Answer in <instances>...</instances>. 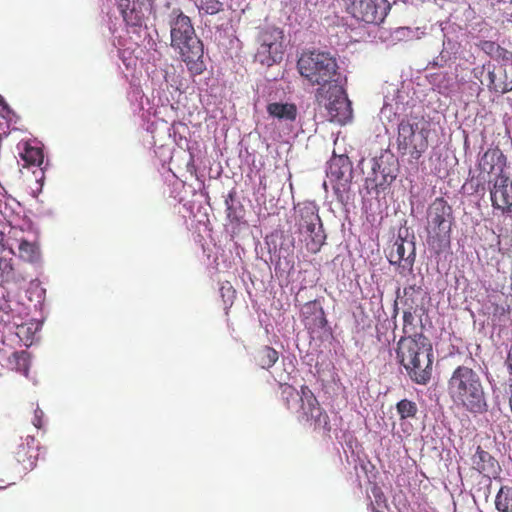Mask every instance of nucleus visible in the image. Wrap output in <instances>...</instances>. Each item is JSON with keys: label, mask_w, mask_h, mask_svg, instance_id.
<instances>
[{"label": "nucleus", "mask_w": 512, "mask_h": 512, "mask_svg": "<svg viewBox=\"0 0 512 512\" xmlns=\"http://www.w3.org/2000/svg\"><path fill=\"white\" fill-rule=\"evenodd\" d=\"M300 76L311 86H320L316 90L315 101L327 111L328 120L345 124L352 119V106L345 90L338 82V66H296Z\"/></svg>", "instance_id": "nucleus-1"}, {"label": "nucleus", "mask_w": 512, "mask_h": 512, "mask_svg": "<svg viewBox=\"0 0 512 512\" xmlns=\"http://www.w3.org/2000/svg\"><path fill=\"white\" fill-rule=\"evenodd\" d=\"M447 394L455 407L471 414H484L488 410L480 375L468 366H459L447 380Z\"/></svg>", "instance_id": "nucleus-2"}, {"label": "nucleus", "mask_w": 512, "mask_h": 512, "mask_svg": "<svg viewBox=\"0 0 512 512\" xmlns=\"http://www.w3.org/2000/svg\"><path fill=\"white\" fill-rule=\"evenodd\" d=\"M396 355L398 363L414 383L425 385L430 382L432 347L425 335L401 337L397 342Z\"/></svg>", "instance_id": "nucleus-3"}, {"label": "nucleus", "mask_w": 512, "mask_h": 512, "mask_svg": "<svg viewBox=\"0 0 512 512\" xmlns=\"http://www.w3.org/2000/svg\"><path fill=\"white\" fill-rule=\"evenodd\" d=\"M279 391L284 407L300 414V421L309 422L314 426V430L329 434V416L308 386L303 385L300 391H297L292 385L283 383L279 384Z\"/></svg>", "instance_id": "nucleus-4"}, {"label": "nucleus", "mask_w": 512, "mask_h": 512, "mask_svg": "<svg viewBox=\"0 0 512 512\" xmlns=\"http://www.w3.org/2000/svg\"><path fill=\"white\" fill-rule=\"evenodd\" d=\"M171 46L178 53L181 61L196 64L203 57V44L197 37L190 17L179 8L169 15Z\"/></svg>", "instance_id": "nucleus-5"}, {"label": "nucleus", "mask_w": 512, "mask_h": 512, "mask_svg": "<svg viewBox=\"0 0 512 512\" xmlns=\"http://www.w3.org/2000/svg\"><path fill=\"white\" fill-rule=\"evenodd\" d=\"M426 243L439 255L450 247L451 228L454 225L452 208L442 197L435 198L427 208Z\"/></svg>", "instance_id": "nucleus-6"}, {"label": "nucleus", "mask_w": 512, "mask_h": 512, "mask_svg": "<svg viewBox=\"0 0 512 512\" xmlns=\"http://www.w3.org/2000/svg\"><path fill=\"white\" fill-rule=\"evenodd\" d=\"M428 130L420 127L416 118L403 119L398 124L397 149L402 156L419 160L428 147Z\"/></svg>", "instance_id": "nucleus-7"}, {"label": "nucleus", "mask_w": 512, "mask_h": 512, "mask_svg": "<svg viewBox=\"0 0 512 512\" xmlns=\"http://www.w3.org/2000/svg\"><path fill=\"white\" fill-rule=\"evenodd\" d=\"M295 217L299 233L307 235L304 241H306L308 252H319L324 244L325 235L316 205L311 202L298 205L295 209Z\"/></svg>", "instance_id": "nucleus-8"}, {"label": "nucleus", "mask_w": 512, "mask_h": 512, "mask_svg": "<svg viewBox=\"0 0 512 512\" xmlns=\"http://www.w3.org/2000/svg\"><path fill=\"white\" fill-rule=\"evenodd\" d=\"M390 8L388 0H350L346 12L359 22L380 25Z\"/></svg>", "instance_id": "nucleus-9"}, {"label": "nucleus", "mask_w": 512, "mask_h": 512, "mask_svg": "<svg viewBox=\"0 0 512 512\" xmlns=\"http://www.w3.org/2000/svg\"><path fill=\"white\" fill-rule=\"evenodd\" d=\"M283 37V31L279 28L265 30L262 34V44L255 55V61L260 64H280L285 56Z\"/></svg>", "instance_id": "nucleus-10"}, {"label": "nucleus", "mask_w": 512, "mask_h": 512, "mask_svg": "<svg viewBox=\"0 0 512 512\" xmlns=\"http://www.w3.org/2000/svg\"><path fill=\"white\" fill-rule=\"evenodd\" d=\"M490 185L491 204L502 213L512 212V180L509 177L487 179Z\"/></svg>", "instance_id": "nucleus-11"}, {"label": "nucleus", "mask_w": 512, "mask_h": 512, "mask_svg": "<svg viewBox=\"0 0 512 512\" xmlns=\"http://www.w3.org/2000/svg\"><path fill=\"white\" fill-rule=\"evenodd\" d=\"M415 260V248L413 242H406L405 239H397L392 250L389 252V262L398 265L400 274L406 276L413 271Z\"/></svg>", "instance_id": "nucleus-12"}, {"label": "nucleus", "mask_w": 512, "mask_h": 512, "mask_svg": "<svg viewBox=\"0 0 512 512\" xmlns=\"http://www.w3.org/2000/svg\"><path fill=\"white\" fill-rule=\"evenodd\" d=\"M421 292V287L416 285H410L404 288L405 299L402 301L404 303L406 309L404 313H402V337H411L413 335H425L422 332H417V322L421 323V319L417 320L415 314V301L413 299V295Z\"/></svg>", "instance_id": "nucleus-13"}, {"label": "nucleus", "mask_w": 512, "mask_h": 512, "mask_svg": "<svg viewBox=\"0 0 512 512\" xmlns=\"http://www.w3.org/2000/svg\"><path fill=\"white\" fill-rule=\"evenodd\" d=\"M504 156L499 150H488L483 153L479 160V178L484 181L487 179H499L508 177L504 173Z\"/></svg>", "instance_id": "nucleus-14"}, {"label": "nucleus", "mask_w": 512, "mask_h": 512, "mask_svg": "<svg viewBox=\"0 0 512 512\" xmlns=\"http://www.w3.org/2000/svg\"><path fill=\"white\" fill-rule=\"evenodd\" d=\"M487 86L500 93L511 91L512 66H488Z\"/></svg>", "instance_id": "nucleus-15"}, {"label": "nucleus", "mask_w": 512, "mask_h": 512, "mask_svg": "<svg viewBox=\"0 0 512 512\" xmlns=\"http://www.w3.org/2000/svg\"><path fill=\"white\" fill-rule=\"evenodd\" d=\"M17 462L22 464L26 470L33 469L38 460V442L35 437L26 435L25 438L21 436V442L18 443L16 450H14Z\"/></svg>", "instance_id": "nucleus-16"}, {"label": "nucleus", "mask_w": 512, "mask_h": 512, "mask_svg": "<svg viewBox=\"0 0 512 512\" xmlns=\"http://www.w3.org/2000/svg\"><path fill=\"white\" fill-rule=\"evenodd\" d=\"M472 466L484 477H496L499 474L500 466L494 457L483 448L478 446L472 455Z\"/></svg>", "instance_id": "nucleus-17"}, {"label": "nucleus", "mask_w": 512, "mask_h": 512, "mask_svg": "<svg viewBox=\"0 0 512 512\" xmlns=\"http://www.w3.org/2000/svg\"><path fill=\"white\" fill-rule=\"evenodd\" d=\"M352 175V165L347 156H336L328 165V176L332 181L348 182Z\"/></svg>", "instance_id": "nucleus-18"}, {"label": "nucleus", "mask_w": 512, "mask_h": 512, "mask_svg": "<svg viewBox=\"0 0 512 512\" xmlns=\"http://www.w3.org/2000/svg\"><path fill=\"white\" fill-rule=\"evenodd\" d=\"M336 64L335 55L328 50L306 48L302 51L297 64Z\"/></svg>", "instance_id": "nucleus-19"}, {"label": "nucleus", "mask_w": 512, "mask_h": 512, "mask_svg": "<svg viewBox=\"0 0 512 512\" xmlns=\"http://www.w3.org/2000/svg\"><path fill=\"white\" fill-rule=\"evenodd\" d=\"M138 7L140 6L135 3V0H133V5H131V0H119L117 3L123 20L130 26H141L143 22L144 17Z\"/></svg>", "instance_id": "nucleus-20"}, {"label": "nucleus", "mask_w": 512, "mask_h": 512, "mask_svg": "<svg viewBox=\"0 0 512 512\" xmlns=\"http://www.w3.org/2000/svg\"><path fill=\"white\" fill-rule=\"evenodd\" d=\"M381 168V165L377 161L373 162L372 171L373 176L366 178V188L369 191H375L377 194L380 190L384 191L386 186L390 184L392 180L395 179V176L390 173H385L384 170L378 174L377 170Z\"/></svg>", "instance_id": "nucleus-21"}, {"label": "nucleus", "mask_w": 512, "mask_h": 512, "mask_svg": "<svg viewBox=\"0 0 512 512\" xmlns=\"http://www.w3.org/2000/svg\"><path fill=\"white\" fill-rule=\"evenodd\" d=\"M267 114L279 120L295 122L297 107L291 103L274 102L267 105Z\"/></svg>", "instance_id": "nucleus-22"}, {"label": "nucleus", "mask_w": 512, "mask_h": 512, "mask_svg": "<svg viewBox=\"0 0 512 512\" xmlns=\"http://www.w3.org/2000/svg\"><path fill=\"white\" fill-rule=\"evenodd\" d=\"M476 45L494 61H512V52L501 47L494 41L480 40Z\"/></svg>", "instance_id": "nucleus-23"}, {"label": "nucleus", "mask_w": 512, "mask_h": 512, "mask_svg": "<svg viewBox=\"0 0 512 512\" xmlns=\"http://www.w3.org/2000/svg\"><path fill=\"white\" fill-rule=\"evenodd\" d=\"M279 359V353L269 346H263L254 353V363L263 369L273 367Z\"/></svg>", "instance_id": "nucleus-24"}, {"label": "nucleus", "mask_w": 512, "mask_h": 512, "mask_svg": "<svg viewBox=\"0 0 512 512\" xmlns=\"http://www.w3.org/2000/svg\"><path fill=\"white\" fill-rule=\"evenodd\" d=\"M303 316L306 319L314 317L312 322L320 328H324L327 325V319L325 318L323 307L320 305L319 301H310L304 304Z\"/></svg>", "instance_id": "nucleus-25"}, {"label": "nucleus", "mask_w": 512, "mask_h": 512, "mask_svg": "<svg viewBox=\"0 0 512 512\" xmlns=\"http://www.w3.org/2000/svg\"><path fill=\"white\" fill-rule=\"evenodd\" d=\"M20 155L27 166H40L43 163V151L38 146L25 143Z\"/></svg>", "instance_id": "nucleus-26"}, {"label": "nucleus", "mask_w": 512, "mask_h": 512, "mask_svg": "<svg viewBox=\"0 0 512 512\" xmlns=\"http://www.w3.org/2000/svg\"><path fill=\"white\" fill-rule=\"evenodd\" d=\"M18 257L30 263L38 261L40 257L38 245L35 242L21 239L20 245H18Z\"/></svg>", "instance_id": "nucleus-27"}, {"label": "nucleus", "mask_w": 512, "mask_h": 512, "mask_svg": "<svg viewBox=\"0 0 512 512\" xmlns=\"http://www.w3.org/2000/svg\"><path fill=\"white\" fill-rule=\"evenodd\" d=\"M495 507L499 512H512V487L502 486L495 498Z\"/></svg>", "instance_id": "nucleus-28"}, {"label": "nucleus", "mask_w": 512, "mask_h": 512, "mask_svg": "<svg viewBox=\"0 0 512 512\" xmlns=\"http://www.w3.org/2000/svg\"><path fill=\"white\" fill-rule=\"evenodd\" d=\"M13 248L9 247L5 252L0 253V277L8 278L13 275Z\"/></svg>", "instance_id": "nucleus-29"}, {"label": "nucleus", "mask_w": 512, "mask_h": 512, "mask_svg": "<svg viewBox=\"0 0 512 512\" xmlns=\"http://www.w3.org/2000/svg\"><path fill=\"white\" fill-rule=\"evenodd\" d=\"M397 413L401 419L413 418L417 415V404L414 401L403 399L397 402Z\"/></svg>", "instance_id": "nucleus-30"}, {"label": "nucleus", "mask_w": 512, "mask_h": 512, "mask_svg": "<svg viewBox=\"0 0 512 512\" xmlns=\"http://www.w3.org/2000/svg\"><path fill=\"white\" fill-rule=\"evenodd\" d=\"M195 4L200 11L209 15L216 14L222 9V3L219 0H195Z\"/></svg>", "instance_id": "nucleus-31"}, {"label": "nucleus", "mask_w": 512, "mask_h": 512, "mask_svg": "<svg viewBox=\"0 0 512 512\" xmlns=\"http://www.w3.org/2000/svg\"><path fill=\"white\" fill-rule=\"evenodd\" d=\"M10 363H14L18 371L26 372L28 367V353L24 350L14 352L12 357H10Z\"/></svg>", "instance_id": "nucleus-32"}, {"label": "nucleus", "mask_w": 512, "mask_h": 512, "mask_svg": "<svg viewBox=\"0 0 512 512\" xmlns=\"http://www.w3.org/2000/svg\"><path fill=\"white\" fill-rule=\"evenodd\" d=\"M220 293L222 297V301H224L225 308L229 309L231 305L234 303L235 299V289L231 286L230 282L222 283L220 288Z\"/></svg>", "instance_id": "nucleus-33"}, {"label": "nucleus", "mask_w": 512, "mask_h": 512, "mask_svg": "<svg viewBox=\"0 0 512 512\" xmlns=\"http://www.w3.org/2000/svg\"><path fill=\"white\" fill-rule=\"evenodd\" d=\"M226 215H227V219H229L231 223H239V221L242 220V215H239L236 212V209L234 207H232V205L229 204L227 201H226Z\"/></svg>", "instance_id": "nucleus-34"}, {"label": "nucleus", "mask_w": 512, "mask_h": 512, "mask_svg": "<svg viewBox=\"0 0 512 512\" xmlns=\"http://www.w3.org/2000/svg\"><path fill=\"white\" fill-rule=\"evenodd\" d=\"M33 425L37 429H41L43 426V412L39 407L34 410Z\"/></svg>", "instance_id": "nucleus-35"}, {"label": "nucleus", "mask_w": 512, "mask_h": 512, "mask_svg": "<svg viewBox=\"0 0 512 512\" xmlns=\"http://www.w3.org/2000/svg\"><path fill=\"white\" fill-rule=\"evenodd\" d=\"M9 131V120L2 114H0V140L2 136L6 135Z\"/></svg>", "instance_id": "nucleus-36"}, {"label": "nucleus", "mask_w": 512, "mask_h": 512, "mask_svg": "<svg viewBox=\"0 0 512 512\" xmlns=\"http://www.w3.org/2000/svg\"><path fill=\"white\" fill-rule=\"evenodd\" d=\"M6 249L5 234L0 231V253L5 252Z\"/></svg>", "instance_id": "nucleus-37"}, {"label": "nucleus", "mask_w": 512, "mask_h": 512, "mask_svg": "<svg viewBox=\"0 0 512 512\" xmlns=\"http://www.w3.org/2000/svg\"><path fill=\"white\" fill-rule=\"evenodd\" d=\"M202 66H190V73L192 74H202Z\"/></svg>", "instance_id": "nucleus-38"}, {"label": "nucleus", "mask_w": 512, "mask_h": 512, "mask_svg": "<svg viewBox=\"0 0 512 512\" xmlns=\"http://www.w3.org/2000/svg\"><path fill=\"white\" fill-rule=\"evenodd\" d=\"M507 363H508V367H510V370L512 373V348L510 350V353H508Z\"/></svg>", "instance_id": "nucleus-39"}, {"label": "nucleus", "mask_w": 512, "mask_h": 512, "mask_svg": "<svg viewBox=\"0 0 512 512\" xmlns=\"http://www.w3.org/2000/svg\"><path fill=\"white\" fill-rule=\"evenodd\" d=\"M370 507H372V511H373V512H379V510H378L377 508H375V507L373 506V504H370Z\"/></svg>", "instance_id": "nucleus-40"}, {"label": "nucleus", "mask_w": 512, "mask_h": 512, "mask_svg": "<svg viewBox=\"0 0 512 512\" xmlns=\"http://www.w3.org/2000/svg\"><path fill=\"white\" fill-rule=\"evenodd\" d=\"M510 407H511V410H512V385H511Z\"/></svg>", "instance_id": "nucleus-41"}, {"label": "nucleus", "mask_w": 512, "mask_h": 512, "mask_svg": "<svg viewBox=\"0 0 512 512\" xmlns=\"http://www.w3.org/2000/svg\"><path fill=\"white\" fill-rule=\"evenodd\" d=\"M397 313H398V310H397V308H396V309H394V316H396V315H397Z\"/></svg>", "instance_id": "nucleus-42"}]
</instances>
